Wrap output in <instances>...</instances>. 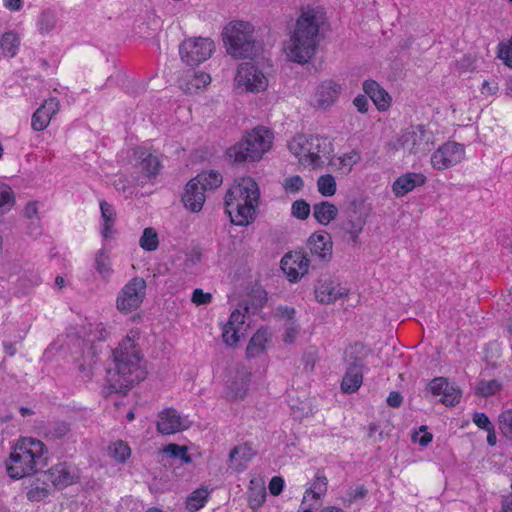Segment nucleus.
Segmentation results:
<instances>
[{"mask_svg":"<svg viewBox=\"0 0 512 512\" xmlns=\"http://www.w3.org/2000/svg\"><path fill=\"white\" fill-rule=\"evenodd\" d=\"M139 245L145 251H155L159 245L158 234L155 229L145 228L140 237Z\"/></svg>","mask_w":512,"mask_h":512,"instance_id":"obj_40","label":"nucleus"},{"mask_svg":"<svg viewBox=\"0 0 512 512\" xmlns=\"http://www.w3.org/2000/svg\"><path fill=\"white\" fill-rule=\"evenodd\" d=\"M145 295V280L141 277H134L119 291L116 308L122 313H131L141 306Z\"/></svg>","mask_w":512,"mask_h":512,"instance_id":"obj_10","label":"nucleus"},{"mask_svg":"<svg viewBox=\"0 0 512 512\" xmlns=\"http://www.w3.org/2000/svg\"><path fill=\"white\" fill-rule=\"evenodd\" d=\"M284 488V480L280 476H274L269 483V491L272 495H279Z\"/></svg>","mask_w":512,"mask_h":512,"instance_id":"obj_60","label":"nucleus"},{"mask_svg":"<svg viewBox=\"0 0 512 512\" xmlns=\"http://www.w3.org/2000/svg\"><path fill=\"white\" fill-rule=\"evenodd\" d=\"M209 492L206 488H198L193 491L186 499V508L191 511H197L204 507L208 500Z\"/></svg>","mask_w":512,"mask_h":512,"instance_id":"obj_36","label":"nucleus"},{"mask_svg":"<svg viewBox=\"0 0 512 512\" xmlns=\"http://www.w3.org/2000/svg\"><path fill=\"white\" fill-rule=\"evenodd\" d=\"M205 191L202 190L196 182L190 180L182 195V202L184 206L191 212H199L205 202Z\"/></svg>","mask_w":512,"mask_h":512,"instance_id":"obj_25","label":"nucleus"},{"mask_svg":"<svg viewBox=\"0 0 512 512\" xmlns=\"http://www.w3.org/2000/svg\"><path fill=\"white\" fill-rule=\"evenodd\" d=\"M266 499V489L263 485L259 488H250L248 502L252 509L259 508Z\"/></svg>","mask_w":512,"mask_h":512,"instance_id":"obj_48","label":"nucleus"},{"mask_svg":"<svg viewBox=\"0 0 512 512\" xmlns=\"http://www.w3.org/2000/svg\"><path fill=\"white\" fill-rule=\"evenodd\" d=\"M258 203L237 204L231 208H226L230 216L231 223L237 226H247L255 217Z\"/></svg>","mask_w":512,"mask_h":512,"instance_id":"obj_27","label":"nucleus"},{"mask_svg":"<svg viewBox=\"0 0 512 512\" xmlns=\"http://www.w3.org/2000/svg\"><path fill=\"white\" fill-rule=\"evenodd\" d=\"M19 45V37L14 32L9 31L2 35L0 40V47L3 54L9 57H14L17 53Z\"/></svg>","mask_w":512,"mask_h":512,"instance_id":"obj_37","label":"nucleus"},{"mask_svg":"<svg viewBox=\"0 0 512 512\" xmlns=\"http://www.w3.org/2000/svg\"><path fill=\"white\" fill-rule=\"evenodd\" d=\"M498 57L504 64L512 68V37L507 43H500L498 46Z\"/></svg>","mask_w":512,"mask_h":512,"instance_id":"obj_53","label":"nucleus"},{"mask_svg":"<svg viewBox=\"0 0 512 512\" xmlns=\"http://www.w3.org/2000/svg\"><path fill=\"white\" fill-rule=\"evenodd\" d=\"M369 215L368 208L363 202L353 200L344 211L343 219L339 224V233L348 242L358 243Z\"/></svg>","mask_w":512,"mask_h":512,"instance_id":"obj_8","label":"nucleus"},{"mask_svg":"<svg viewBox=\"0 0 512 512\" xmlns=\"http://www.w3.org/2000/svg\"><path fill=\"white\" fill-rule=\"evenodd\" d=\"M23 214H24V216L27 219H30V220L36 219V220H38V206H37V202L34 201V202L27 203V205L24 208Z\"/></svg>","mask_w":512,"mask_h":512,"instance_id":"obj_63","label":"nucleus"},{"mask_svg":"<svg viewBox=\"0 0 512 512\" xmlns=\"http://www.w3.org/2000/svg\"><path fill=\"white\" fill-rule=\"evenodd\" d=\"M342 86L333 80H325L318 85L315 91V103L317 107L327 109L339 98Z\"/></svg>","mask_w":512,"mask_h":512,"instance_id":"obj_18","label":"nucleus"},{"mask_svg":"<svg viewBox=\"0 0 512 512\" xmlns=\"http://www.w3.org/2000/svg\"><path fill=\"white\" fill-rule=\"evenodd\" d=\"M308 246L313 256L323 262H328L332 257V241L329 234H312L308 239Z\"/></svg>","mask_w":512,"mask_h":512,"instance_id":"obj_22","label":"nucleus"},{"mask_svg":"<svg viewBox=\"0 0 512 512\" xmlns=\"http://www.w3.org/2000/svg\"><path fill=\"white\" fill-rule=\"evenodd\" d=\"M337 207L327 201L316 203L313 206V216L322 225H327L337 216Z\"/></svg>","mask_w":512,"mask_h":512,"instance_id":"obj_30","label":"nucleus"},{"mask_svg":"<svg viewBox=\"0 0 512 512\" xmlns=\"http://www.w3.org/2000/svg\"><path fill=\"white\" fill-rule=\"evenodd\" d=\"M227 53L234 58H250L257 52L254 27L246 21H232L222 32Z\"/></svg>","mask_w":512,"mask_h":512,"instance_id":"obj_5","label":"nucleus"},{"mask_svg":"<svg viewBox=\"0 0 512 512\" xmlns=\"http://www.w3.org/2000/svg\"><path fill=\"white\" fill-rule=\"evenodd\" d=\"M392 149H403L410 155L418 157L426 155L434 147V135L422 125L411 126L403 132L394 143Z\"/></svg>","mask_w":512,"mask_h":512,"instance_id":"obj_7","label":"nucleus"},{"mask_svg":"<svg viewBox=\"0 0 512 512\" xmlns=\"http://www.w3.org/2000/svg\"><path fill=\"white\" fill-rule=\"evenodd\" d=\"M57 18L56 15L51 11H44L41 13L38 27L41 33H49L56 26Z\"/></svg>","mask_w":512,"mask_h":512,"instance_id":"obj_46","label":"nucleus"},{"mask_svg":"<svg viewBox=\"0 0 512 512\" xmlns=\"http://www.w3.org/2000/svg\"><path fill=\"white\" fill-rule=\"evenodd\" d=\"M289 150L303 164L319 167L323 158L333 152V144L327 137L299 134L292 138L288 144Z\"/></svg>","mask_w":512,"mask_h":512,"instance_id":"obj_6","label":"nucleus"},{"mask_svg":"<svg viewBox=\"0 0 512 512\" xmlns=\"http://www.w3.org/2000/svg\"><path fill=\"white\" fill-rule=\"evenodd\" d=\"M43 482H51L57 489L65 488L76 482L77 476L72 471L71 467L66 463H60L44 472Z\"/></svg>","mask_w":512,"mask_h":512,"instance_id":"obj_17","label":"nucleus"},{"mask_svg":"<svg viewBox=\"0 0 512 512\" xmlns=\"http://www.w3.org/2000/svg\"><path fill=\"white\" fill-rule=\"evenodd\" d=\"M212 295L204 292L202 289H195L192 295V302L196 305H204L210 303Z\"/></svg>","mask_w":512,"mask_h":512,"instance_id":"obj_58","label":"nucleus"},{"mask_svg":"<svg viewBox=\"0 0 512 512\" xmlns=\"http://www.w3.org/2000/svg\"><path fill=\"white\" fill-rule=\"evenodd\" d=\"M291 213L294 217L305 220L310 214V205L303 199H299L293 202Z\"/></svg>","mask_w":512,"mask_h":512,"instance_id":"obj_49","label":"nucleus"},{"mask_svg":"<svg viewBox=\"0 0 512 512\" xmlns=\"http://www.w3.org/2000/svg\"><path fill=\"white\" fill-rule=\"evenodd\" d=\"M251 374L246 369L237 371L235 380L229 385L230 393L234 398L242 399L248 390Z\"/></svg>","mask_w":512,"mask_h":512,"instance_id":"obj_31","label":"nucleus"},{"mask_svg":"<svg viewBox=\"0 0 512 512\" xmlns=\"http://www.w3.org/2000/svg\"><path fill=\"white\" fill-rule=\"evenodd\" d=\"M43 442L35 438L20 439L5 461L10 478L21 479L40 472L48 464Z\"/></svg>","mask_w":512,"mask_h":512,"instance_id":"obj_3","label":"nucleus"},{"mask_svg":"<svg viewBox=\"0 0 512 512\" xmlns=\"http://www.w3.org/2000/svg\"><path fill=\"white\" fill-rule=\"evenodd\" d=\"M367 493L368 491L364 486H358L348 492V500L349 502H354L358 499H363L366 497Z\"/></svg>","mask_w":512,"mask_h":512,"instance_id":"obj_62","label":"nucleus"},{"mask_svg":"<svg viewBox=\"0 0 512 512\" xmlns=\"http://www.w3.org/2000/svg\"><path fill=\"white\" fill-rule=\"evenodd\" d=\"M238 87L247 92H260L267 88L268 80L258 67L250 62L242 63L235 78Z\"/></svg>","mask_w":512,"mask_h":512,"instance_id":"obj_12","label":"nucleus"},{"mask_svg":"<svg viewBox=\"0 0 512 512\" xmlns=\"http://www.w3.org/2000/svg\"><path fill=\"white\" fill-rule=\"evenodd\" d=\"M95 269L104 280H108L113 273L111 259L105 249H100L96 253Z\"/></svg>","mask_w":512,"mask_h":512,"instance_id":"obj_34","label":"nucleus"},{"mask_svg":"<svg viewBox=\"0 0 512 512\" xmlns=\"http://www.w3.org/2000/svg\"><path fill=\"white\" fill-rule=\"evenodd\" d=\"M318 191L325 197L333 196L336 193V181L331 174L322 175L317 180Z\"/></svg>","mask_w":512,"mask_h":512,"instance_id":"obj_41","label":"nucleus"},{"mask_svg":"<svg viewBox=\"0 0 512 512\" xmlns=\"http://www.w3.org/2000/svg\"><path fill=\"white\" fill-rule=\"evenodd\" d=\"M187 427L188 426L184 424L180 415L175 409H165L158 415L157 430L161 434H174L186 429Z\"/></svg>","mask_w":512,"mask_h":512,"instance_id":"obj_20","label":"nucleus"},{"mask_svg":"<svg viewBox=\"0 0 512 512\" xmlns=\"http://www.w3.org/2000/svg\"><path fill=\"white\" fill-rule=\"evenodd\" d=\"M70 424L65 421H55L49 428L47 435L52 439H61L69 434Z\"/></svg>","mask_w":512,"mask_h":512,"instance_id":"obj_47","label":"nucleus"},{"mask_svg":"<svg viewBox=\"0 0 512 512\" xmlns=\"http://www.w3.org/2000/svg\"><path fill=\"white\" fill-rule=\"evenodd\" d=\"M101 217L103 219L102 235L104 238H108L111 232V228L115 221V210L111 204L106 201L100 202Z\"/></svg>","mask_w":512,"mask_h":512,"instance_id":"obj_35","label":"nucleus"},{"mask_svg":"<svg viewBox=\"0 0 512 512\" xmlns=\"http://www.w3.org/2000/svg\"><path fill=\"white\" fill-rule=\"evenodd\" d=\"M309 265V258L301 252L286 253L281 260V269L291 282H296L305 275Z\"/></svg>","mask_w":512,"mask_h":512,"instance_id":"obj_15","label":"nucleus"},{"mask_svg":"<svg viewBox=\"0 0 512 512\" xmlns=\"http://www.w3.org/2000/svg\"><path fill=\"white\" fill-rule=\"evenodd\" d=\"M60 110V101L51 97L46 99L43 104L32 115L31 126L34 131L44 130L50 123L52 117Z\"/></svg>","mask_w":512,"mask_h":512,"instance_id":"obj_16","label":"nucleus"},{"mask_svg":"<svg viewBox=\"0 0 512 512\" xmlns=\"http://www.w3.org/2000/svg\"><path fill=\"white\" fill-rule=\"evenodd\" d=\"M244 323L245 314L240 309H236L231 313L229 320L225 325H227L229 329H239L240 333L244 335Z\"/></svg>","mask_w":512,"mask_h":512,"instance_id":"obj_50","label":"nucleus"},{"mask_svg":"<svg viewBox=\"0 0 512 512\" xmlns=\"http://www.w3.org/2000/svg\"><path fill=\"white\" fill-rule=\"evenodd\" d=\"M499 428L507 437H512V409H507L499 415Z\"/></svg>","mask_w":512,"mask_h":512,"instance_id":"obj_52","label":"nucleus"},{"mask_svg":"<svg viewBox=\"0 0 512 512\" xmlns=\"http://www.w3.org/2000/svg\"><path fill=\"white\" fill-rule=\"evenodd\" d=\"M363 381V364L360 360L350 363L342 379L341 389L345 393L357 391Z\"/></svg>","mask_w":512,"mask_h":512,"instance_id":"obj_24","label":"nucleus"},{"mask_svg":"<svg viewBox=\"0 0 512 512\" xmlns=\"http://www.w3.org/2000/svg\"><path fill=\"white\" fill-rule=\"evenodd\" d=\"M273 140V134L264 127H256L247 132L241 141L227 149L226 155L236 164L247 161H259L266 153Z\"/></svg>","mask_w":512,"mask_h":512,"instance_id":"obj_4","label":"nucleus"},{"mask_svg":"<svg viewBox=\"0 0 512 512\" xmlns=\"http://www.w3.org/2000/svg\"><path fill=\"white\" fill-rule=\"evenodd\" d=\"M204 191L214 190L222 184V175L214 170L199 173L191 179Z\"/></svg>","mask_w":512,"mask_h":512,"instance_id":"obj_32","label":"nucleus"},{"mask_svg":"<svg viewBox=\"0 0 512 512\" xmlns=\"http://www.w3.org/2000/svg\"><path fill=\"white\" fill-rule=\"evenodd\" d=\"M360 154L356 151L345 153L341 157L330 162L331 167L334 171L339 172L342 175H348L353 166L360 161Z\"/></svg>","mask_w":512,"mask_h":512,"instance_id":"obj_29","label":"nucleus"},{"mask_svg":"<svg viewBox=\"0 0 512 512\" xmlns=\"http://www.w3.org/2000/svg\"><path fill=\"white\" fill-rule=\"evenodd\" d=\"M268 332L266 329H258L252 336L246 348V355L248 357H255L265 349V343L268 341Z\"/></svg>","mask_w":512,"mask_h":512,"instance_id":"obj_33","label":"nucleus"},{"mask_svg":"<svg viewBox=\"0 0 512 512\" xmlns=\"http://www.w3.org/2000/svg\"><path fill=\"white\" fill-rule=\"evenodd\" d=\"M15 204V195L9 186L0 187V216L9 212Z\"/></svg>","mask_w":512,"mask_h":512,"instance_id":"obj_42","label":"nucleus"},{"mask_svg":"<svg viewBox=\"0 0 512 512\" xmlns=\"http://www.w3.org/2000/svg\"><path fill=\"white\" fill-rule=\"evenodd\" d=\"M241 336H243V334L240 333L239 329H229L227 325L223 326L222 340L226 346H236Z\"/></svg>","mask_w":512,"mask_h":512,"instance_id":"obj_51","label":"nucleus"},{"mask_svg":"<svg viewBox=\"0 0 512 512\" xmlns=\"http://www.w3.org/2000/svg\"><path fill=\"white\" fill-rule=\"evenodd\" d=\"M353 104L360 113H366L368 111L369 101L366 95H357L353 100Z\"/></svg>","mask_w":512,"mask_h":512,"instance_id":"obj_61","label":"nucleus"},{"mask_svg":"<svg viewBox=\"0 0 512 512\" xmlns=\"http://www.w3.org/2000/svg\"><path fill=\"white\" fill-rule=\"evenodd\" d=\"M254 455L255 452L249 444L237 445L229 453L228 466L235 471H243Z\"/></svg>","mask_w":512,"mask_h":512,"instance_id":"obj_26","label":"nucleus"},{"mask_svg":"<svg viewBox=\"0 0 512 512\" xmlns=\"http://www.w3.org/2000/svg\"><path fill=\"white\" fill-rule=\"evenodd\" d=\"M430 392L433 395H441L445 388L448 387V381L444 377L434 378L428 385Z\"/></svg>","mask_w":512,"mask_h":512,"instance_id":"obj_55","label":"nucleus"},{"mask_svg":"<svg viewBox=\"0 0 512 512\" xmlns=\"http://www.w3.org/2000/svg\"><path fill=\"white\" fill-rule=\"evenodd\" d=\"M113 358L114 367L107 371V383L111 391L125 395L146 376L141 365V350L136 341L127 336L113 350Z\"/></svg>","mask_w":512,"mask_h":512,"instance_id":"obj_1","label":"nucleus"},{"mask_svg":"<svg viewBox=\"0 0 512 512\" xmlns=\"http://www.w3.org/2000/svg\"><path fill=\"white\" fill-rule=\"evenodd\" d=\"M502 388V384L493 379V380H481L476 387V394L481 397H489L494 395L496 392L500 391Z\"/></svg>","mask_w":512,"mask_h":512,"instance_id":"obj_43","label":"nucleus"},{"mask_svg":"<svg viewBox=\"0 0 512 512\" xmlns=\"http://www.w3.org/2000/svg\"><path fill=\"white\" fill-rule=\"evenodd\" d=\"M139 161L135 164V169L144 179L155 178L162 167L159 158L145 149L136 151Z\"/></svg>","mask_w":512,"mask_h":512,"instance_id":"obj_19","label":"nucleus"},{"mask_svg":"<svg viewBox=\"0 0 512 512\" xmlns=\"http://www.w3.org/2000/svg\"><path fill=\"white\" fill-rule=\"evenodd\" d=\"M425 182L426 177L421 173H405L393 182L392 191L396 197H403Z\"/></svg>","mask_w":512,"mask_h":512,"instance_id":"obj_23","label":"nucleus"},{"mask_svg":"<svg viewBox=\"0 0 512 512\" xmlns=\"http://www.w3.org/2000/svg\"><path fill=\"white\" fill-rule=\"evenodd\" d=\"M111 458L119 463H124L131 455L130 447L123 441H117L111 444L108 448Z\"/></svg>","mask_w":512,"mask_h":512,"instance_id":"obj_39","label":"nucleus"},{"mask_svg":"<svg viewBox=\"0 0 512 512\" xmlns=\"http://www.w3.org/2000/svg\"><path fill=\"white\" fill-rule=\"evenodd\" d=\"M164 452L171 458H179L182 463H190L192 461L190 455H188V449L186 446H180L177 444H169Z\"/></svg>","mask_w":512,"mask_h":512,"instance_id":"obj_45","label":"nucleus"},{"mask_svg":"<svg viewBox=\"0 0 512 512\" xmlns=\"http://www.w3.org/2000/svg\"><path fill=\"white\" fill-rule=\"evenodd\" d=\"M314 292L317 301L325 304L332 303L348 294V290L329 275L319 277Z\"/></svg>","mask_w":512,"mask_h":512,"instance_id":"obj_14","label":"nucleus"},{"mask_svg":"<svg viewBox=\"0 0 512 512\" xmlns=\"http://www.w3.org/2000/svg\"><path fill=\"white\" fill-rule=\"evenodd\" d=\"M465 157V149L457 142H446L431 156L434 169L445 170L460 163Z\"/></svg>","mask_w":512,"mask_h":512,"instance_id":"obj_13","label":"nucleus"},{"mask_svg":"<svg viewBox=\"0 0 512 512\" xmlns=\"http://www.w3.org/2000/svg\"><path fill=\"white\" fill-rule=\"evenodd\" d=\"M328 479L319 472L315 476V480L310 488L305 491V495L311 496L315 502L320 500L321 495L327 491Z\"/></svg>","mask_w":512,"mask_h":512,"instance_id":"obj_38","label":"nucleus"},{"mask_svg":"<svg viewBox=\"0 0 512 512\" xmlns=\"http://www.w3.org/2000/svg\"><path fill=\"white\" fill-rule=\"evenodd\" d=\"M472 420L480 429H483L485 431L494 427L493 424L490 422L488 416L482 412L474 413Z\"/></svg>","mask_w":512,"mask_h":512,"instance_id":"obj_57","label":"nucleus"},{"mask_svg":"<svg viewBox=\"0 0 512 512\" xmlns=\"http://www.w3.org/2000/svg\"><path fill=\"white\" fill-rule=\"evenodd\" d=\"M211 82L209 74L202 71H195L190 69L187 71L186 78L181 80L180 87L185 92H195L202 87H205Z\"/></svg>","mask_w":512,"mask_h":512,"instance_id":"obj_28","label":"nucleus"},{"mask_svg":"<svg viewBox=\"0 0 512 512\" xmlns=\"http://www.w3.org/2000/svg\"><path fill=\"white\" fill-rule=\"evenodd\" d=\"M102 347L96 344H91L87 351L84 352L83 357L84 360L88 361V366L91 367L92 365L96 364L98 360V355L101 353Z\"/></svg>","mask_w":512,"mask_h":512,"instance_id":"obj_56","label":"nucleus"},{"mask_svg":"<svg viewBox=\"0 0 512 512\" xmlns=\"http://www.w3.org/2000/svg\"><path fill=\"white\" fill-rule=\"evenodd\" d=\"M214 50L213 40L204 37L188 38L179 45L181 60L190 67L198 66L209 59Z\"/></svg>","mask_w":512,"mask_h":512,"instance_id":"obj_9","label":"nucleus"},{"mask_svg":"<svg viewBox=\"0 0 512 512\" xmlns=\"http://www.w3.org/2000/svg\"><path fill=\"white\" fill-rule=\"evenodd\" d=\"M441 402L446 406H454L459 403L462 396L461 390L448 382V387L442 392Z\"/></svg>","mask_w":512,"mask_h":512,"instance_id":"obj_44","label":"nucleus"},{"mask_svg":"<svg viewBox=\"0 0 512 512\" xmlns=\"http://www.w3.org/2000/svg\"><path fill=\"white\" fill-rule=\"evenodd\" d=\"M363 91L373 101L379 111H385L390 107L391 96L375 80H365L363 83Z\"/></svg>","mask_w":512,"mask_h":512,"instance_id":"obj_21","label":"nucleus"},{"mask_svg":"<svg viewBox=\"0 0 512 512\" xmlns=\"http://www.w3.org/2000/svg\"><path fill=\"white\" fill-rule=\"evenodd\" d=\"M325 21L321 10L303 11L296 21L290 38L288 56L299 64L307 63L316 53L319 44V29Z\"/></svg>","mask_w":512,"mask_h":512,"instance_id":"obj_2","label":"nucleus"},{"mask_svg":"<svg viewBox=\"0 0 512 512\" xmlns=\"http://www.w3.org/2000/svg\"><path fill=\"white\" fill-rule=\"evenodd\" d=\"M283 187L287 192L297 193L304 187V182L299 175H293L284 180Z\"/></svg>","mask_w":512,"mask_h":512,"instance_id":"obj_54","label":"nucleus"},{"mask_svg":"<svg viewBox=\"0 0 512 512\" xmlns=\"http://www.w3.org/2000/svg\"><path fill=\"white\" fill-rule=\"evenodd\" d=\"M259 194L258 185L251 177L242 178L227 191L225 206L231 208L237 204L258 203Z\"/></svg>","mask_w":512,"mask_h":512,"instance_id":"obj_11","label":"nucleus"},{"mask_svg":"<svg viewBox=\"0 0 512 512\" xmlns=\"http://www.w3.org/2000/svg\"><path fill=\"white\" fill-rule=\"evenodd\" d=\"M48 494L49 491L46 487H35L27 492V498L30 501H41L46 498Z\"/></svg>","mask_w":512,"mask_h":512,"instance_id":"obj_59","label":"nucleus"},{"mask_svg":"<svg viewBox=\"0 0 512 512\" xmlns=\"http://www.w3.org/2000/svg\"><path fill=\"white\" fill-rule=\"evenodd\" d=\"M402 401H403V397L397 391L390 392V394L387 398V404L393 408L399 407L401 405Z\"/></svg>","mask_w":512,"mask_h":512,"instance_id":"obj_64","label":"nucleus"}]
</instances>
